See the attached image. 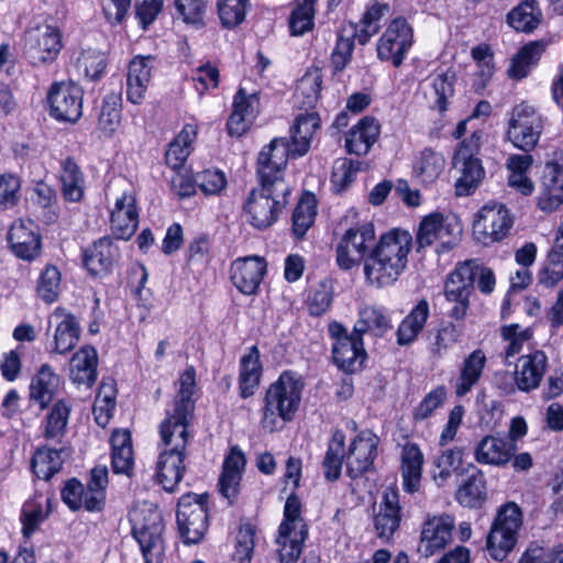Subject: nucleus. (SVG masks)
I'll list each match as a JSON object with an SVG mask.
<instances>
[{
	"label": "nucleus",
	"instance_id": "f257e3e1",
	"mask_svg": "<svg viewBox=\"0 0 563 563\" xmlns=\"http://www.w3.org/2000/svg\"><path fill=\"white\" fill-rule=\"evenodd\" d=\"M412 236L406 230L394 229L383 234L364 261L367 283L377 288L394 284L408 263Z\"/></svg>",
	"mask_w": 563,
	"mask_h": 563
},
{
	"label": "nucleus",
	"instance_id": "f03ea898",
	"mask_svg": "<svg viewBox=\"0 0 563 563\" xmlns=\"http://www.w3.org/2000/svg\"><path fill=\"white\" fill-rule=\"evenodd\" d=\"M305 382L301 375L286 371L269 385L262 408L261 423L264 430L274 432L285 422L291 421L297 412Z\"/></svg>",
	"mask_w": 563,
	"mask_h": 563
},
{
	"label": "nucleus",
	"instance_id": "7ed1b4c3",
	"mask_svg": "<svg viewBox=\"0 0 563 563\" xmlns=\"http://www.w3.org/2000/svg\"><path fill=\"white\" fill-rule=\"evenodd\" d=\"M288 194L285 181L273 185L260 180V186L249 194L243 206L246 222L258 230L273 225L287 203Z\"/></svg>",
	"mask_w": 563,
	"mask_h": 563
},
{
	"label": "nucleus",
	"instance_id": "20e7f679",
	"mask_svg": "<svg viewBox=\"0 0 563 563\" xmlns=\"http://www.w3.org/2000/svg\"><path fill=\"white\" fill-rule=\"evenodd\" d=\"M130 521L145 563H161L164 554L162 540L164 526L161 512L151 505H144L130 512Z\"/></svg>",
	"mask_w": 563,
	"mask_h": 563
},
{
	"label": "nucleus",
	"instance_id": "39448f33",
	"mask_svg": "<svg viewBox=\"0 0 563 563\" xmlns=\"http://www.w3.org/2000/svg\"><path fill=\"white\" fill-rule=\"evenodd\" d=\"M484 132L474 131L468 137L462 141L453 157L454 168L460 172L455 181L456 196L471 195L481 184L484 177V168L477 157L484 140Z\"/></svg>",
	"mask_w": 563,
	"mask_h": 563
},
{
	"label": "nucleus",
	"instance_id": "423d86ee",
	"mask_svg": "<svg viewBox=\"0 0 563 563\" xmlns=\"http://www.w3.org/2000/svg\"><path fill=\"white\" fill-rule=\"evenodd\" d=\"M522 526V512L515 503H507L499 508L487 536L486 547L489 555L503 561L517 542V534Z\"/></svg>",
	"mask_w": 563,
	"mask_h": 563
},
{
	"label": "nucleus",
	"instance_id": "0eeeda50",
	"mask_svg": "<svg viewBox=\"0 0 563 563\" xmlns=\"http://www.w3.org/2000/svg\"><path fill=\"white\" fill-rule=\"evenodd\" d=\"M514 225L509 209L498 202L483 206L474 216L472 232L474 239L484 246L505 240Z\"/></svg>",
	"mask_w": 563,
	"mask_h": 563
},
{
	"label": "nucleus",
	"instance_id": "6e6552de",
	"mask_svg": "<svg viewBox=\"0 0 563 563\" xmlns=\"http://www.w3.org/2000/svg\"><path fill=\"white\" fill-rule=\"evenodd\" d=\"M461 232L454 220L440 212H432L419 223L416 234L418 251L434 245L439 254L449 252L459 243Z\"/></svg>",
	"mask_w": 563,
	"mask_h": 563
},
{
	"label": "nucleus",
	"instance_id": "1a4fd4ad",
	"mask_svg": "<svg viewBox=\"0 0 563 563\" xmlns=\"http://www.w3.org/2000/svg\"><path fill=\"white\" fill-rule=\"evenodd\" d=\"M63 46L62 31L52 24L29 27L23 34L24 54L34 66L55 62Z\"/></svg>",
	"mask_w": 563,
	"mask_h": 563
},
{
	"label": "nucleus",
	"instance_id": "9d476101",
	"mask_svg": "<svg viewBox=\"0 0 563 563\" xmlns=\"http://www.w3.org/2000/svg\"><path fill=\"white\" fill-rule=\"evenodd\" d=\"M177 525L186 544L200 542L208 529V496L186 494L177 507Z\"/></svg>",
	"mask_w": 563,
	"mask_h": 563
},
{
	"label": "nucleus",
	"instance_id": "9b49d317",
	"mask_svg": "<svg viewBox=\"0 0 563 563\" xmlns=\"http://www.w3.org/2000/svg\"><path fill=\"white\" fill-rule=\"evenodd\" d=\"M543 130V119L536 108L522 102L517 104L509 117L507 137L511 144L525 152L536 147Z\"/></svg>",
	"mask_w": 563,
	"mask_h": 563
},
{
	"label": "nucleus",
	"instance_id": "f8f14e48",
	"mask_svg": "<svg viewBox=\"0 0 563 563\" xmlns=\"http://www.w3.org/2000/svg\"><path fill=\"white\" fill-rule=\"evenodd\" d=\"M375 240L374 225L369 222L356 224L345 231L336 246V263L349 271L361 263Z\"/></svg>",
	"mask_w": 563,
	"mask_h": 563
},
{
	"label": "nucleus",
	"instance_id": "ddd939ff",
	"mask_svg": "<svg viewBox=\"0 0 563 563\" xmlns=\"http://www.w3.org/2000/svg\"><path fill=\"white\" fill-rule=\"evenodd\" d=\"M413 33L407 20H393L377 42V57L399 67L412 45Z\"/></svg>",
	"mask_w": 563,
	"mask_h": 563
},
{
	"label": "nucleus",
	"instance_id": "4468645a",
	"mask_svg": "<svg viewBox=\"0 0 563 563\" xmlns=\"http://www.w3.org/2000/svg\"><path fill=\"white\" fill-rule=\"evenodd\" d=\"M82 89L73 81L52 85L47 100L51 114L59 121L76 122L82 114Z\"/></svg>",
	"mask_w": 563,
	"mask_h": 563
},
{
	"label": "nucleus",
	"instance_id": "2eb2a0df",
	"mask_svg": "<svg viewBox=\"0 0 563 563\" xmlns=\"http://www.w3.org/2000/svg\"><path fill=\"white\" fill-rule=\"evenodd\" d=\"M474 285L472 261L459 264L449 275L444 294L449 301L454 302L450 316L461 320L466 316L470 306V295Z\"/></svg>",
	"mask_w": 563,
	"mask_h": 563
},
{
	"label": "nucleus",
	"instance_id": "dca6fc26",
	"mask_svg": "<svg viewBox=\"0 0 563 563\" xmlns=\"http://www.w3.org/2000/svg\"><path fill=\"white\" fill-rule=\"evenodd\" d=\"M292 157V145L286 139L275 137L262 148L257 157V174L261 181L276 185L285 181L283 172L288 157Z\"/></svg>",
	"mask_w": 563,
	"mask_h": 563
},
{
	"label": "nucleus",
	"instance_id": "f3484780",
	"mask_svg": "<svg viewBox=\"0 0 563 563\" xmlns=\"http://www.w3.org/2000/svg\"><path fill=\"white\" fill-rule=\"evenodd\" d=\"M379 438L371 430H362L351 441L346 453V472L356 478L372 470L377 456Z\"/></svg>",
	"mask_w": 563,
	"mask_h": 563
},
{
	"label": "nucleus",
	"instance_id": "a211bd4d",
	"mask_svg": "<svg viewBox=\"0 0 563 563\" xmlns=\"http://www.w3.org/2000/svg\"><path fill=\"white\" fill-rule=\"evenodd\" d=\"M266 262L260 256H245L234 260L230 277L236 289L244 295H254L266 273Z\"/></svg>",
	"mask_w": 563,
	"mask_h": 563
},
{
	"label": "nucleus",
	"instance_id": "6ab92c4d",
	"mask_svg": "<svg viewBox=\"0 0 563 563\" xmlns=\"http://www.w3.org/2000/svg\"><path fill=\"white\" fill-rule=\"evenodd\" d=\"M454 520L451 516H440L428 519L422 527L418 552L421 556L430 558L443 550L451 541Z\"/></svg>",
	"mask_w": 563,
	"mask_h": 563
},
{
	"label": "nucleus",
	"instance_id": "aec40b11",
	"mask_svg": "<svg viewBox=\"0 0 563 563\" xmlns=\"http://www.w3.org/2000/svg\"><path fill=\"white\" fill-rule=\"evenodd\" d=\"M132 190H125L115 199L111 210L110 224L117 239L129 240L136 231L139 213Z\"/></svg>",
	"mask_w": 563,
	"mask_h": 563
},
{
	"label": "nucleus",
	"instance_id": "412c9836",
	"mask_svg": "<svg viewBox=\"0 0 563 563\" xmlns=\"http://www.w3.org/2000/svg\"><path fill=\"white\" fill-rule=\"evenodd\" d=\"M401 522V507L398 492L387 488L374 515V528L378 538L389 540L399 529Z\"/></svg>",
	"mask_w": 563,
	"mask_h": 563
},
{
	"label": "nucleus",
	"instance_id": "4be33fe9",
	"mask_svg": "<svg viewBox=\"0 0 563 563\" xmlns=\"http://www.w3.org/2000/svg\"><path fill=\"white\" fill-rule=\"evenodd\" d=\"M538 207L544 212H552L563 203V165L556 162L545 164Z\"/></svg>",
	"mask_w": 563,
	"mask_h": 563
},
{
	"label": "nucleus",
	"instance_id": "5701e85b",
	"mask_svg": "<svg viewBox=\"0 0 563 563\" xmlns=\"http://www.w3.org/2000/svg\"><path fill=\"white\" fill-rule=\"evenodd\" d=\"M516 450V443L507 438L486 435L476 444L474 457L479 464L503 467L511 461Z\"/></svg>",
	"mask_w": 563,
	"mask_h": 563
},
{
	"label": "nucleus",
	"instance_id": "b1692460",
	"mask_svg": "<svg viewBox=\"0 0 563 563\" xmlns=\"http://www.w3.org/2000/svg\"><path fill=\"white\" fill-rule=\"evenodd\" d=\"M8 242L12 252L22 260L31 261L40 253V236L31 221H14L8 233Z\"/></svg>",
	"mask_w": 563,
	"mask_h": 563
},
{
	"label": "nucleus",
	"instance_id": "393cba45",
	"mask_svg": "<svg viewBox=\"0 0 563 563\" xmlns=\"http://www.w3.org/2000/svg\"><path fill=\"white\" fill-rule=\"evenodd\" d=\"M154 58L152 56H135L129 64L126 77V97L134 104L145 98L152 78Z\"/></svg>",
	"mask_w": 563,
	"mask_h": 563
},
{
	"label": "nucleus",
	"instance_id": "a878e982",
	"mask_svg": "<svg viewBox=\"0 0 563 563\" xmlns=\"http://www.w3.org/2000/svg\"><path fill=\"white\" fill-rule=\"evenodd\" d=\"M186 451L164 449L158 456L156 466L157 483L166 492H174L185 473Z\"/></svg>",
	"mask_w": 563,
	"mask_h": 563
},
{
	"label": "nucleus",
	"instance_id": "bb28decb",
	"mask_svg": "<svg viewBox=\"0 0 563 563\" xmlns=\"http://www.w3.org/2000/svg\"><path fill=\"white\" fill-rule=\"evenodd\" d=\"M192 412H183L175 408L168 411L159 426V434L165 449L186 451L188 443V423Z\"/></svg>",
	"mask_w": 563,
	"mask_h": 563
},
{
	"label": "nucleus",
	"instance_id": "cd10ccee",
	"mask_svg": "<svg viewBox=\"0 0 563 563\" xmlns=\"http://www.w3.org/2000/svg\"><path fill=\"white\" fill-rule=\"evenodd\" d=\"M547 356L541 351L522 355L515 369V382L519 390L528 393L539 387L545 373Z\"/></svg>",
	"mask_w": 563,
	"mask_h": 563
},
{
	"label": "nucleus",
	"instance_id": "c85d7f7f",
	"mask_svg": "<svg viewBox=\"0 0 563 563\" xmlns=\"http://www.w3.org/2000/svg\"><path fill=\"white\" fill-rule=\"evenodd\" d=\"M332 357L338 367L344 372L354 373L360 369L366 357L362 335L354 332L353 338H341L334 341Z\"/></svg>",
	"mask_w": 563,
	"mask_h": 563
},
{
	"label": "nucleus",
	"instance_id": "c756f323",
	"mask_svg": "<svg viewBox=\"0 0 563 563\" xmlns=\"http://www.w3.org/2000/svg\"><path fill=\"white\" fill-rule=\"evenodd\" d=\"M119 255V249L113 241L103 236L85 250L84 263L92 275H101L112 269Z\"/></svg>",
	"mask_w": 563,
	"mask_h": 563
},
{
	"label": "nucleus",
	"instance_id": "7c9ffc66",
	"mask_svg": "<svg viewBox=\"0 0 563 563\" xmlns=\"http://www.w3.org/2000/svg\"><path fill=\"white\" fill-rule=\"evenodd\" d=\"M56 322L53 352L65 354L73 350L79 340L80 328L76 318L63 308H56L49 322Z\"/></svg>",
	"mask_w": 563,
	"mask_h": 563
},
{
	"label": "nucleus",
	"instance_id": "2f4dec72",
	"mask_svg": "<svg viewBox=\"0 0 563 563\" xmlns=\"http://www.w3.org/2000/svg\"><path fill=\"white\" fill-rule=\"evenodd\" d=\"M245 456L238 448H232L223 462V471L219 479V489L223 497L232 503L239 494Z\"/></svg>",
	"mask_w": 563,
	"mask_h": 563
},
{
	"label": "nucleus",
	"instance_id": "473e14b6",
	"mask_svg": "<svg viewBox=\"0 0 563 563\" xmlns=\"http://www.w3.org/2000/svg\"><path fill=\"white\" fill-rule=\"evenodd\" d=\"M380 133L376 119L365 117L351 128L345 137V147L349 153L357 156L366 155Z\"/></svg>",
	"mask_w": 563,
	"mask_h": 563
},
{
	"label": "nucleus",
	"instance_id": "72a5a7b5",
	"mask_svg": "<svg viewBox=\"0 0 563 563\" xmlns=\"http://www.w3.org/2000/svg\"><path fill=\"white\" fill-rule=\"evenodd\" d=\"M98 353L95 347H80L70 358L69 378L77 386L91 387L98 376Z\"/></svg>",
	"mask_w": 563,
	"mask_h": 563
},
{
	"label": "nucleus",
	"instance_id": "f704fd0d",
	"mask_svg": "<svg viewBox=\"0 0 563 563\" xmlns=\"http://www.w3.org/2000/svg\"><path fill=\"white\" fill-rule=\"evenodd\" d=\"M401 478L406 493H417L421 487L422 466L424 456L416 443H407L401 450Z\"/></svg>",
	"mask_w": 563,
	"mask_h": 563
},
{
	"label": "nucleus",
	"instance_id": "c9c22d12",
	"mask_svg": "<svg viewBox=\"0 0 563 563\" xmlns=\"http://www.w3.org/2000/svg\"><path fill=\"white\" fill-rule=\"evenodd\" d=\"M59 384V376L49 365L43 364L31 379L30 400L38 405L41 410L47 408L54 399Z\"/></svg>",
	"mask_w": 563,
	"mask_h": 563
},
{
	"label": "nucleus",
	"instance_id": "e433bc0d",
	"mask_svg": "<svg viewBox=\"0 0 563 563\" xmlns=\"http://www.w3.org/2000/svg\"><path fill=\"white\" fill-rule=\"evenodd\" d=\"M486 363V354L479 349L473 351L464 358L454 383V391L457 397H464L478 384Z\"/></svg>",
	"mask_w": 563,
	"mask_h": 563
},
{
	"label": "nucleus",
	"instance_id": "4c0bfd02",
	"mask_svg": "<svg viewBox=\"0 0 563 563\" xmlns=\"http://www.w3.org/2000/svg\"><path fill=\"white\" fill-rule=\"evenodd\" d=\"M446 161L441 152L427 147L420 151L412 163L413 177L423 185L433 184L444 172Z\"/></svg>",
	"mask_w": 563,
	"mask_h": 563
},
{
	"label": "nucleus",
	"instance_id": "58836bf2",
	"mask_svg": "<svg viewBox=\"0 0 563 563\" xmlns=\"http://www.w3.org/2000/svg\"><path fill=\"white\" fill-rule=\"evenodd\" d=\"M111 464L117 474L130 475L134 466V453L129 430H115L111 434Z\"/></svg>",
	"mask_w": 563,
	"mask_h": 563
},
{
	"label": "nucleus",
	"instance_id": "ea45409f",
	"mask_svg": "<svg viewBox=\"0 0 563 563\" xmlns=\"http://www.w3.org/2000/svg\"><path fill=\"white\" fill-rule=\"evenodd\" d=\"M320 122L317 112H306L296 118L291 129L292 157H300L309 151L313 135L320 129Z\"/></svg>",
	"mask_w": 563,
	"mask_h": 563
},
{
	"label": "nucleus",
	"instance_id": "a19ab883",
	"mask_svg": "<svg viewBox=\"0 0 563 563\" xmlns=\"http://www.w3.org/2000/svg\"><path fill=\"white\" fill-rule=\"evenodd\" d=\"M52 498L49 495L36 493L26 500L22 508L21 522L22 533L30 538L38 526L47 518L52 508Z\"/></svg>",
	"mask_w": 563,
	"mask_h": 563
},
{
	"label": "nucleus",
	"instance_id": "79ce46f5",
	"mask_svg": "<svg viewBox=\"0 0 563 563\" xmlns=\"http://www.w3.org/2000/svg\"><path fill=\"white\" fill-rule=\"evenodd\" d=\"M73 66L78 77L89 81L101 79L107 68V57L103 52L97 48H81L75 54Z\"/></svg>",
	"mask_w": 563,
	"mask_h": 563
},
{
	"label": "nucleus",
	"instance_id": "37998d69",
	"mask_svg": "<svg viewBox=\"0 0 563 563\" xmlns=\"http://www.w3.org/2000/svg\"><path fill=\"white\" fill-rule=\"evenodd\" d=\"M471 471L456 490V500L463 507L477 508L486 499V482L483 473L473 464L467 465Z\"/></svg>",
	"mask_w": 563,
	"mask_h": 563
},
{
	"label": "nucleus",
	"instance_id": "c03bdc74",
	"mask_svg": "<svg viewBox=\"0 0 563 563\" xmlns=\"http://www.w3.org/2000/svg\"><path fill=\"white\" fill-rule=\"evenodd\" d=\"M262 376V365L260 361V351L253 345L249 349L247 354L243 355L240 361V395L242 398H249L254 395L260 385Z\"/></svg>",
	"mask_w": 563,
	"mask_h": 563
},
{
	"label": "nucleus",
	"instance_id": "a18cd8bd",
	"mask_svg": "<svg viewBox=\"0 0 563 563\" xmlns=\"http://www.w3.org/2000/svg\"><path fill=\"white\" fill-rule=\"evenodd\" d=\"M532 163L533 158L529 154H512L506 161V168L509 172L508 185L523 196H529L534 190V185L528 176Z\"/></svg>",
	"mask_w": 563,
	"mask_h": 563
},
{
	"label": "nucleus",
	"instance_id": "49530a36",
	"mask_svg": "<svg viewBox=\"0 0 563 563\" xmlns=\"http://www.w3.org/2000/svg\"><path fill=\"white\" fill-rule=\"evenodd\" d=\"M429 314L428 301L426 299L419 300L400 322L397 330V343L399 345L412 343L424 328Z\"/></svg>",
	"mask_w": 563,
	"mask_h": 563
},
{
	"label": "nucleus",
	"instance_id": "de8ad7c7",
	"mask_svg": "<svg viewBox=\"0 0 563 563\" xmlns=\"http://www.w3.org/2000/svg\"><path fill=\"white\" fill-rule=\"evenodd\" d=\"M198 135V125L187 123L169 144L165 158L166 163L173 169L180 168L192 151V144Z\"/></svg>",
	"mask_w": 563,
	"mask_h": 563
},
{
	"label": "nucleus",
	"instance_id": "09e8293b",
	"mask_svg": "<svg viewBox=\"0 0 563 563\" xmlns=\"http://www.w3.org/2000/svg\"><path fill=\"white\" fill-rule=\"evenodd\" d=\"M542 20L537 0H523L507 14V23L518 32L530 33Z\"/></svg>",
	"mask_w": 563,
	"mask_h": 563
},
{
	"label": "nucleus",
	"instance_id": "8fccbe9b",
	"mask_svg": "<svg viewBox=\"0 0 563 563\" xmlns=\"http://www.w3.org/2000/svg\"><path fill=\"white\" fill-rule=\"evenodd\" d=\"M471 56L476 64L472 75V87L476 92L486 88L495 71L494 53L489 45L483 43L471 49Z\"/></svg>",
	"mask_w": 563,
	"mask_h": 563
},
{
	"label": "nucleus",
	"instance_id": "3c124183",
	"mask_svg": "<svg viewBox=\"0 0 563 563\" xmlns=\"http://www.w3.org/2000/svg\"><path fill=\"white\" fill-rule=\"evenodd\" d=\"M62 195L69 202H78L85 192V178L73 158L62 162L60 169Z\"/></svg>",
	"mask_w": 563,
	"mask_h": 563
},
{
	"label": "nucleus",
	"instance_id": "603ef678",
	"mask_svg": "<svg viewBox=\"0 0 563 563\" xmlns=\"http://www.w3.org/2000/svg\"><path fill=\"white\" fill-rule=\"evenodd\" d=\"M357 311L358 319L354 324V332L357 334L371 332L374 335H383L390 328L389 318L382 308L361 305Z\"/></svg>",
	"mask_w": 563,
	"mask_h": 563
},
{
	"label": "nucleus",
	"instance_id": "864d4df0",
	"mask_svg": "<svg viewBox=\"0 0 563 563\" xmlns=\"http://www.w3.org/2000/svg\"><path fill=\"white\" fill-rule=\"evenodd\" d=\"M533 331L518 323L505 324L500 328V338L504 343L503 357L505 364H510V358L523 351V346L530 342Z\"/></svg>",
	"mask_w": 563,
	"mask_h": 563
},
{
	"label": "nucleus",
	"instance_id": "5fc2aeb1",
	"mask_svg": "<svg viewBox=\"0 0 563 563\" xmlns=\"http://www.w3.org/2000/svg\"><path fill=\"white\" fill-rule=\"evenodd\" d=\"M307 530H290L287 525H280L276 539L280 563H295L302 550Z\"/></svg>",
	"mask_w": 563,
	"mask_h": 563
},
{
	"label": "nucleus",
	"instance_id": "6e6d98bb",
	"mask_svg": "<svg viewBox=\"0 0 563 563\" xmlns=\"http://www.w3.org/2000/svg\"><path fill=\"white\" fill-rule=\"evenodd\" d=\"M71 405L65 400H57L43 421V435L47 440L60 441L66 433Z\"/></svg>",
	"mask_w": 563,
	"mask_h": 563
},
{
	"label": "nucleus",
	"instance_id": "4d7b16f0",
	"mask_svg": "<svg viewBox=\"0 0 563 563\" xmlns=\"http://www.w3.org/2000/svg\"><path fill=\"white\" fill-rule=\"evenodd\" d=\"M465 449L455 446L443 451L433 462L432 477L438 486L444 485L454 471L463 465Z\"/></svg>",
	"mask_w": 563,
	"mask_h": 563
},
{
	"label": "nucleus",
	"instance_id": "13d9d810",
	"mask_svg": "<svg viewBox=\"0 0 563 563\" xmlns=\"http://www.w3.org/2000/svg\"><path fill=\"white\" fill-rule=\"evenodd\" d=\"M117 404V388L113 380H102L92 408L96 422L106 427L113 413Z\"/></svg>",
	"mask_w": 563,
	"mask_h": 563
},
{
	"label": "nucleus",
	"instance_id": "bf43d9fd",
	"mask_svg": "<svg viewBox=\"0 0 563 563\" xmlns=\"http://www.w3.org/2000/svg\"><path fill=\"white\" fill-rule=\"evenodd\" d=\"M317 201L312 194H305L292 212V233L296 239H302L314 223Z\"/></svg>",
	"mask_w": 563,
	"mask_h": 563
},
{
	"label": "nucleus",
	"instance_id": "052dcab7",
	"mask_svg": "<svg viewBox=\"0 0 563 563\" xmlns=\"http://www.w3.org/2000/svg\"><path fill=\"white\" fill-rule=\"evenodd\" d=\"M62 450L43 446L32 457V468L37 478L48 481L63 465Z\"/></svg>",
	"mask_w": 563,
	"mask_h": 563
},
{
	"label": "nucleus",
	"instance_id": "680f3d73",
	"mask_svg": "<svg viewBox=\"0 0 563 563\" xmlns=\"http://www.w3.org/2000/svg\"><path fill=\"white\" fill-rule=\"evenodd\" d=\"M344 442V433L340 430H335L332 433L323 459L324 475L328 481H336L341 475L342 463L345 456Z\"/></svg>",
	"mask_w": 563,
	"mask_h": 563
},
{
	"label": "nucleus",
	"instance_id": "e2e57ef3",
	"mask_svg": "<svg viewBox=\"0 0 563 563\" xmlns=\"http://www.w3.org/2000/svg\"><path fill=\"white\" fill-rule=\"evenodd\" d=\"M543 45L538 42H531L512 57L508 74L510 77L521 79L528 76L532 66L540 59Z\"/></svg>",
	"mask_w": 563,
	"mask_h": 563
},
{
	"label": "nucleus",
	"instance_id": "0e129e2a",
	"mask_svg": "<svg viewBox=\"0 0 563 563\" xmlns=\"http://www.w3.org/2000/svg\"><path fill=\"white\" fill-rule=\"evenodd\" d=\"M108 470L106 466L92 468L86 490L88 492L87 510L99 511L104 506Z\"/></svg>",
	"mask_w": 563,
	"mask_h": 563
},
{
	"label": "nucleus",
	"instance_id": "69168bd1",
	"mask_svg": "<svg viewBox=\"0 0 563 563\" xmlns=\"http://www.w3.org/2000/svg\"><path fill=\"white\" fill-rule=\"evenodd\" d=\"M177 384L178 393L173 408L183 412H194L195 400L192 397L197 391L195 367L187 366L186 369L180 373Z\"/></svg>",
	"mask_w": 563,
	"mask_h": 563
},
{
	"label": "nucleus",
	"instance_id": "338daca9",
	"mask_svg": "<svg viewBox=\"0 0 563 563\" xmlns=\"http://www.w3.org/2000/svg\"><path fill=\"white\" fill-rule=\"evenodd\" d=\"M317 0H297L289 16V30L294 36H300L313 27L314 4Z\"/></svg>",
	"mask_w": 563,
	"mask_h": 563
},
{
	"label": "nucleus",
	"instance_id": "774afa93",
	"mask_svg": "<svg viewBox=\"0 0 563 563\" xmlns=\"http://www.w3.org/2000/svg\"><path fill=\"white\" fill-rule=\"evenodd\" d=\"M322 78L319 71H309L298 81L295 98L301 107H313L321 92Z\"/></svg>",
	"mask_w": 563,
	"mask_h": 563
}]
</instances>
